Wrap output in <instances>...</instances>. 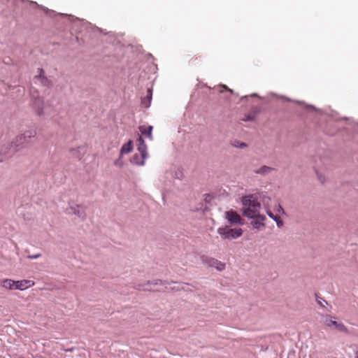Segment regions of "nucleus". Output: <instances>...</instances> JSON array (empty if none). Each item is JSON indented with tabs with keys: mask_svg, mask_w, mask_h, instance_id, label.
<instances>
[{
	"mask_svg": "<svg viewBox=\"0 0 358 358\" xmlns=\"http://www.w3.org/2000/svg\"><path fill=\"white\" fill-rule=\"evenodd\" d=\"M41 256L40 254H38V255H34V256H29V258L31 259H36L38 257H39Z\"/></svg>",
	"mask_w": 358,
	"mask_h": 358,
	"instance_id": "4be33fe9",
	"label": "nucleus"
},
{
	"mask_svg": "<svg viewBox=\"0 0 358 358\" xmlns=\"http://www.w3.org/2000/svg\"><path fill=\"white\" fill-rule=\"evenodd\" d=\"M224 217L231 225L243 224L241 217L237 212L233 210L224 213Z\"/></svg>",
	"mask_w": 358,
	"mask_h": 358,
	"instance_id": "39448f33",
	"label": "nucleus"
},
{
	"mask_svg": "<svg viewBox=\"0 0 358 358\" xmlns=\"http://www.w3.org/2000/svg\"><path fill=\"white\" fill-rule=\"evenodd\" d=\"M152 96V91L150 88L147 90V95L141 100V104L145 108H148L150 106L151 100Z\"/></svg>",
	"mask_w": 358,
	"mask_h": 358,
	"instance_id": "f8f14e48",
	"label": "nucleus"
},
{
	"mask_svg": "<svg viewBox=\"0 0 358 358\" xmlns=\"http://www.w3.org/2000/svg\"><path fill=\"white\" fill-rule=\"evenodd\" d=\"M243 206V215L249 218L261 215L259 210L260 203L252 195L243 196L242 199Z\"/></svg>",
	"mask_w": 358,
	"mask_h": 358,
	"instance_id": "f03ea898",
	"label": "nucleus"
},
{
	"mask_svg": "<svg viewBox=\"0 0 358 358\" xmlns=\"http://www.w3.org/2000/svg\"><path fill=\"white\" fill-rule=\"evenodd\" d=\"M138 151L140 152L141 155V158H146L147 157V146L144 142V140L141 136H139L138 138Z\"/></svg>",
	"mask_w": 358,
	"mask_h": 358,
	"instance_id": "1a4fd4ad",
	"label": "nucleus"
},
{
	"mask_svg": "<svg viewBox=\"0 0 358 358\" xmlns=\"http://www.w3.org/2000/svg\"><path fill=\"white\" fill-rule=\"evenodd\" d=\"M205 261L209 266L215 267L220 271L225 268V264L216 259L206 257Z\"/></svg>",
	"mask_w": 358,
	"mask_h": 358,
	"instance_id": "0eeeda50",
	"label": "nucleus"
},
{
	"mask_svg": "<svg viewBox=\"0 0 358 358\" xmlns=\"http://www.w3.org/2000/svg\"><path fill=\"white\" fill-rule=\"evenodd\" d=\"M36 134L35 129H30L17 136L8 151L4 152V158L10 157L16 151L27 147L31 143V139L36 138Z\"/></svg>",
	"mask_w": 358,
	"mask_h": 358,
	"instance_id": "f257e3e1",
	"label": "nucleus"
},
{
	"mask_svg": "<svg viewBox=\"0 0 358 358\" xmlns=\"http://www.w3.org/2000/svg\"><path fill=\"white\" fill-rule=\"evenodd\" d=\"M317 176H318V178L319 180L322 182H324V179L319 174H317Z\"/></svg>",
	"mask_w": 358,
	"mask_h": 358,
	"instance_id": "5701e85b",
	"label": "nucleus"
},
{
	"mask_svg": "<svg viewBox=\"0 0 358 358\" xmlns=\"http://www.w3.org/2000/svg\"><path fill=\"white\" fill-rule=\"evenodd\" d=\"M233 146L240 148H245L247 147V145L245 143H240L238 141H234L233 143Z\"/></svg>",
	"mask_w": 358,
	"mask_h": 358,
	"instance_id": "aec40b11",
	"label": "nucleus"
},
{
	"mask_svg": "<svg viewBox=\"0 0 358 358\" xmlns=\"http://www.w3.org/2000/svg\"><path fill=\"white\" fill-rule=\"evenodd\" d=\"M321 322L328 328L334 329L338 331L348 332L347 327L341 322H337L336 317L329 315H322Z\"/></svg>",
	"mask_w": 358,
	"mask_h": 358,
	"instance_id": "20e7f679",
	"label": "nucleus"
},
{
	"mask_svg": "<svg viewBox=\"0 0 358 358\" xmlns=\"http://www.w3.org/2000/svg\"><path fill=\"white\" fill-rule=\"evenodd\" d=\"M32 106L38 115L43 113V101L41 98L35 99L33 101Z\"/></svg>",
	"mask_w": 358,
	"mask_h": 358,
	"instance_id": "9b49d317",
	"label": "nucleus"
},
{
	"mask_svg": "<svg viewBox=\"0 0 358 358\" xmlns=\"http://www.w3.org/2000/svg\"><path fill=\"white\" fill-rule=\"evenodd\" d=\"M252 218L254 219V220L251 222V224L253 228L259 229L261 227H264V221L266 220V217L264 215H259Z\"/></svg>",
	"mask_w": 358,
	"mask_h": 358,
	"instance_id": "6e6552de",
	"label": "nucleus"
},
{
	"mask_svg": "<svg viewBox=\"0 0 358 358\" xmlns=\"http://www.w3.org/2000/svg\"><path fill=\"white\" fill-rule=\"evenodd\" d=\"M150 285V282L148 281L147 282V287H140V285L138 286V288L139 289H143V290H148V291H155L156 289H152V287H149Z\"/></svg>",
	"mask_w": 358,
	"mask_h": 358,
	"instance_id": "412c9836",
	"label": "nucleus"
},
{
	"mask_svg": "<svg viewBox=\"0 0 358 358\" xmlns=\"http://www.w3.org/2000/svg\"><path fill=\"white\" fill-rule=\"evenodd\" d=\"M159 284H162V281L161 280H157L155 283H153V285H159Z\"/></svg>",
	"mask_w": 358,
	"mask_h": 358,
	"instance_id": "b1692460",
	"label": "nucleus"
},
{
	"mask_svg": "<svg viewBox=\"0 0 358 358\" xmlns=\"http://www.w3.org/2000/svg\"><path fill=\"white\" fill-rule=\"evenodd\" d=\"M266 213L271 219H273V220H275L276 222V224L278 227H282L283 226V222L280 219V216H279L278 214L274 215V213L269 209H268L266 210Z\"/></svg>",
	"mask_w": 358,
	"mask_h": 358,
	"instance_id": "2eb2a0df",
	"label": "nucleus"
},
{
	"mask_svg": "<svg viewBox=\"0 0 358 358\" xmlns=\"http://www.w3.org/2000/svg\"><path fill=\"white\" fill-rule=\"evenodd\" d=\"M318 303L321 306H324V305L322 304V301H318Z\"/></svg>",
	"mask_w": 358,
	"mask_h": 358,
	"instance_id": "a878e982",
	"label": "nucleus"
},
{
	"mask_svg": "<svg viewBox=\"0 0 358 358\" xmlns=\"http://www.w3.org/2000/svg\"><path fill=\"white\" fill-rule=\"evenodd\" d=\"M217 233L222 239H236L242 236L243 230L241 228H231L229 226L222 227L217 229Z\"/></svg>",
	"mask_w": 358,
	"mask_h": 358,
	"instance_id": "7ed1b4c3",
	"label": "nucleus"
},
{
	"mask_svg": "<svg viewBox=\"0 0 358 358\" xmlns=\"http://www.w3.org/2000/svg\"><path fill=\"white\" fill-rule=\"evenodd\" d=\"M1 285L6 289H14L15 287V280L11 279H4L1 280Z\"/></svg>",
	"mask_w": 358,
	"mask_h": 358,
	"instance_id": "4468645a",
	"label": "nucleus"
},
{
	"mask_svg": "<svg viewBox=\"0 0 358 358\" xmlns=\"http://www.w3.org/2000/svg\"><path fill=\"white\" fill-rule=\"evenodd\" d=\"M274 171V169L267 166H262L259 169L255 171L257 174L266 175L271 171Z\"/></svg>",
	"mask_w": 358,
	"mask_h": 358,
	"instance_id": "dca6fc26",
	"label": "nucleus"
},
{
	"mask_svg": "<svg viewBox=\"0 0 358 358\" xmlns=\"http://www.w3.org/2000/svg\"><path fill=\"white\" fill-rule=\"evenodd\" d=\"M34 282L30 280H21L15 281V289L24 290L34 285Z\"/></svg>",
	"mask_w": 358,
	"mask_h": 358,
	"instance_id": "423d86ee",
	"label": "nucleus"
},
{
	"mask_svg": "<svg viewBox=\"0 0 358 358\" xmlns=\"http://www.w3.org/2000/svg\"><path fill=\"white\" fill-rule=\"evenodd\" d=\"M152 126L141 125L138 127V129L142 135L148 137L150 140H152Z\"/></svg>",
	"mask_w": 358,
	"mask_h": 358,
	"instance_id": "9d476101",
	"label": "nucleus"
},
{
	"mask_svg": "<svg viewBox=\"0 0 358 358\" xmlns=\"http://www.w3.org/2000/svg\"><path fill=\"white\" fill-rule=\"evenodd\" d=\"M222 87L224 88V90H227L230 91L231 92H232V90L228 89L226 85H222Z\"/></svg>",
	"mask_w": 358,
	"mask_h": 358,
	"instance_id": "393cba45",
	"label": "nucleus"
},
{
	"mask_svg": "<svg viewBox=\"0 0 358 358\" xmlns=\"http://www.w3.org/2000/svg\"><path fill=\"white\" fill-rule=\"evenodd\" d=\"M273 213H274V215L278 214L279 216H280V215L285 213V211H284L283 208H282V206L279 203H277L275 206L274 212H273Z\"/></svg>",
	"mask_w": 358,
	"mask_h": 358,
	"instance_id": "6ab92c4d",
	"label": "nucleus"
},
{
	"mask_svg": "<svg viewBox=\"0 0 358 358\" xmlns=\"http://www.w3.org/2000/svg\"><path fill=\"white\" fill-rule=\"evenodd\" d=\"M357 358H358V357H357Z\"/></svg>",
	"mask_w": 358,
	"mask_h": 358,
	"instance_id": "bb28decb",
	"label": "nucleus"
},
{
	"mask_svg": "<svg viewBox=\"0 0 358 358\" xmlns=\"http://www.w3.org/2000/svg\"><path fill=\"white\" fill-rule=\"evenodd\" d=\"M145 158H141V155H135L132 157L131 162L136 165L143 166L145 164Z\"/></svg>",
	"mask_w": 358,
	"mask_h": 358,
	"instance_id": "a211bd4d",
	"label": "nucleus"
},
{
	"mask_svg": "<svg viewBox=\"0 0 358 358\" xmlns=\"http://www.w3.org/2000/svg\"><path fill=\"white\" fill-rule=\"evenodd\" d=\"M70 210L71 211L69 213H73L75 215H77L79 217L84 218L85 217V208L82 206L71 207Z\"/></svg>",
	"mask_w": 358,
	"mask_h": 358,
	"instance_id": "ddd939ff",
	"label": "nucleus"
},
{
	"mask_svg": "<svg viewBox=\"0 0 358 358\" xmlns=\"http://www.w3.org/2000/svg\"><path fill=\"white\" fill-rule=\"evenodd\" d=\"M132 150V142L131 141H129V142H127V143H124L122 148H121V150H120V154L121 155H124V154H127L129 152H130Z\"/></svg>",
	"mask_w": 358,
	"mask_h": 358,
	"instance_id": "f3484780",
	"label": "nucleus"
}]
</instances>
